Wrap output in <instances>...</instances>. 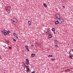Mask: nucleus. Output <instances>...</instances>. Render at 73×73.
<instances>
[{
	"instance_id": "1",
	"label": "nucleus",
	"mask_w": 73,
	"mask_h": 73,
	"mask_svg": "<svg viewBox=\"0 0 73 73\" xmlns=\"http://www.w3.org/2000/svg\"><path fill=\"white\" fill-rule=\"evenodd\" d=\"M11 7L9 6L7 7L6 12L8 13H10L11 12Z\"/></svg>"
},
{
	"instance_id": "2",
	"label": "nucleus",
	"mask_w": 73,
	"mask_h": 73,
	"mask_svg": "<svg viewBox=\"0 0 73 73\" xmlns=\"http://www.w3.org/2000/svg\"><path fill=\"white\" fill-rule=\"evenodd\" d=\"M55 17L56 19H60V15L58 14H56L55 15Z\"/></svg>"
},
{
	"instance_id": "3",
	"label": "nucleus",
	"mask_w": 73,
	"mask_h": 73,
	"mask_svg": "<svg viewBox=\"0 0 73 73\" xmlns=\"http://www.w3.org/2000/svg\"><path fill=\"white\" fill-rule=\"evenodd\" d=\"M12 22H13V23H15V24H16L17 23V19H16L14 18L12 20Z\"/></svg>"
},
{
	"instance_id": "4",
	"label": "nucleus",
	"mask_w": 73,
	"mask_h": 73,
	"mask_svg": "<svg viewBox=\"0 0 73 73\" xmlns=\"http://www.w3.org/2000/svg\"><path fill=\"white\" fill-rule=\"evenodd\" d=\"M70 54L71 56H73V49H71L70 50Z\"/></svg>"
},
{
	"instance_id": "5",
	"label": "nucleus",
	"mask_w": 73,
	"mask_h": 73,
	"mask_svg": "<svg viewBox=\"0 0 73 73\" xmlns=\"http://www.w3.org/2000/svg\"><path fill=\"white\" fill-rule=\"evenodd\" d=\"M58 21H59V23L60 24H61V23H63V20H64L62 19H58Z\"/></svg>"
},
{
	"instance_id": "6",
	"label": "nucleus",
	"mask_w": 73,
	"mask_h": 73,
	"mask_svg": "<svg viewBox=\"0 0 73 73\" xmlns=\"http://www.w3.org/2000/svg\"><path fill=\"white\" fill-rule=\"evenodd\" d=\"M55 44H56L57 45H58L59 44V42L57 41V40H55L54 42Z\"/></svg>"
},
{
	"instance_id": "7",
	"label": "nucleus",
	"mask_w": 73,
	"mask_h": 73,
	"mask_svg": "<svg viewBox=\"0 0 73 73\" xmlns=\"http://www.w3.org/2000/svg\"><path fill=\"white\" fill-rule=\"evenodd\" d=\"M26 68L27 70V72H29L30 70L29 69V67H28V66H26Z\"/></svg>"
},
{
	"instance_id": "8",
	"label": "nucleus",
	"mask_w": 73,
	"mask_h": 73,
	"mask_svg": "<svg viewBox=\"0 0 73 73\" xmlns=\"http://www.w3.org/2000/svg\"><path fill=\"white\" fill-rule=\"evenodd\" d=\"M55 23L56 24V25L58 24V23H60V21H59V20L56 21L55 22Z\"/></svg>"
},
{
	"instance_id": "9",
	"label": "nucleus",
	"mask_w": 73,
	"mask_h": 73,
	"mask_svg": "<svg viewBox=\"0 0 73 73\" xmlns=\"http://www.w3.org/2000/svg\"><path fill=\"white\" fill-rule=\"evenodd\" d=\"M25 48H26V49L28 51H29V48H28V46H25Z\"/></svg>"
},
{
	"instance_id": "10",
	"label": "nucleus",
	"mask_w": 73,
	"mask_h": 73,
	"mask_svg": "<svg viewBox=\"0 0 73 73\" xmlns=\"http://www.w3.org/2000/svg\"><path fill=\"white\" fill-rule=\"evenodd\" d=\"M52 35H48V37L49 38H52Z\"/></svg>"
},
{
	"instance_id": "11",
	"label": "nucleus",
	"mask_w": 73,
	"mask_h": 73,
	"mask_svg": "<svg viewBox=\"0 0 73 73\" xmlns=\"http://www.w3.org/2000/svg\"><path fill=\"white\" fill-rule=\"evenodd\" d=\"M31 56H32V57H35V54L34 53H32V54Z\"/></svg>"
},
{
	"instance_id": "12",
	"label": "nucleus",
	"mask_w": 73,
	"mask_h": 73,
	"mask_svg": "<svg viewBox=\"0 0 73 73\" xmlns=\"http://www.w3.org/2000/svg\"><path fill=\"white\" fill-rule=\"evenodd\" d=\"M52 31L53 32H54V31H55V29H54V28H53L52 29H51Z\"/></svg>"
},
{
	"instance_id": "13",
	"label": "nucleus",
	"mask_w": 73,
	"mask_h": 73,
	"mask_svg": "<svg viewBox=\"0 0 73 73\" xmlns=\"http://www.w3.org/2000/svg\"><path fill=\"white\" fill-rule=\"evenodd\" d=\"M3 34L5 36H7V33L6 32H5L4 33H3Z\"/></svg>"
},
{
	"instance_id": "14",
	"label": "nucleus",
	"mask_w": 73,
	"mask_h": 73,
	"mask_svg": "<svg viewBox=\"0 0 73 73\" xmlns=\"http://www.w3.org/2000/svg\"><path fill=\"white\" fill-rule=\"evenodd\" d=\"M43 5L45 7H47V5H46V3H44L43 4Z\"/></svg>"
},
{
	"instance_id": "15",
	"label": "nucleus",
	"mask_w": 73,
	"mask_h": 73,
	"mask_svg": "<svg viewBox=\"0 0 73 73\" xmlns=\"http://www.w3.org/2000/svg\"><path fill=\"white\" fill-rule=\"evenodd\" d=\"M28 23L29 25H31V22L30 21H29L28 22Z\"/></svg>"
},
{
	"instance_id": "16",
	"label": "nucleus",
	"mask_w": 73,
	"mask_h": 73,
	"mask_svg": "<svg viewBox=\"0 0 73 73\" xmlns=\"http://www.w3.org/2000/svg\"><path fill=\"white\" fill-rule=\"evenodd\" d=\"M56 60V59L55 58H52L50 59V61H55Z\"/></svg>"
},
{
	"instance_id": "17",
	"label": "nucleus",
	"mask_w": 73,
	"mask_h": 73,
	"mask_svg": "<svg viewBox=\"0 0 73 73\" xmlns=\"http://www.w3.org/2000/svg\"><path fill=\"white\" fill-rule=\"evenodd\" d=\"M70 71H71V70L70 69H67L66 70V72H70Z\"/></svg>"
},
{
	"instance_id": "18",
	"label": "nucleus",
	"mask_w": 73,
	"mask_h": 73,
	"mask_svg": "<svg viewBox=\"0 0 73 73\" xmlns=\"http://www.w3.org/2000/svg\"><path fill=\"white\" fill-rule=\"evenodd\" d=\"M68 57L70 58H71V59H73V58L72 57V56L70 55Z\"/></svg>"
},
{
	"instance_id": "19",
	"label": "nucleus",
	"mask_w": 73,
	"mask_h": 73,
	"mask_svg": "<svg viewBox=\"0 0 73 73\" xmlns=\"http://www.w3.org/2000/svg\"><path fill=\"white\" fill-rule=\"evenodd\" d=\"M45 32H46L47 33H48V29H47L45 30Z\"/></svg>"
},
{
	"instance_id": "20",
	"label": "nucleus",
	"mask_w": 73,
	"mask_h": 73,
	"mask_svg": "<svg viewBox=\"0 0 73 73\" xmlns=\"http://www.w3.org/2000/svg\"><path fill=\"white\" fill-rule=\"evenodd\" d=\"M29 62H26V64H27V65H29Z\"/></svg>"
},
{
	"instance_id": "21",
	"label": "nucleus",
	"mask_w": 73,
	"mask_h": 73,
	"mask_svg": "<svg viewBox=\"0 0 73 73\" xmlns=\"http://www.w3.org/2000/svg\"><path fill=\"white\" fill-rule=\"evenodd\" d=\"M48 57H53V55H49L48 56Z\"/></svg>"
},
{
	"instance_id": "22",
	"label": "nucleus",
	"mask_w": 73,
	"mask_h": 73,
	"mask_svg": "<svg viewBox=\"0 0 73 73\" xmlns=\"http://www.w3.org/2000/svg\"><path fill=\"white\" fill-rule=\"evenodd\" d=\"M61 2L62 3H65V0H62Z\"/></svg>"
},
{
	"instance_id": "23",
	"label": "nucleus",
	"mask_w": 73,
	"mask_h": 73,
	"mask_svg": "<svg viewBox=\"0 0 73 73\" xmlns=\"http://www.w3.org/2000/svg\"><path fill=\"white\" fill-rule=\"evenodd\" d=\"M13 41H14V42H16V39H14V38H13Z\"/></svg>"
},
{
	"instance_id": "24",
	"label": "nucleus",
	"mask_w": 73,
	"mask_h": 73,
	"mask_svg": "<svg viewBox=\"0 0 73 73\" xmlns=\"http://www.w3.org/2000/svg\"><path fill=\"white\" fill-rule=\"evenodd\" d=\"M1 31L2 33H4V32H5V31L4 30H2Z\"/></svg>"
},
{
	"instance_id": "25",
	"label": "nucleus",
	"mask_w": 73,
	"mask_h": 73,
	"mask_svg": "<svg viewBox=\"0 0 73 73\" xmlns=\"http://www.w3.org/2000/svg\"><path fill=\"white\" fill-rule=\"evenodd\" d=\"M16 38H18V36H17V35H16L15 36Z\"/></svg>"
},
{
	"instance_id": "26",
	"label": "nucleus",
	"mask_w": 73,
	"mask_h": 73,
	"mask_svg": "<svg viewBox=\"0 0 73 73\" xmlns=\"http://www.w3.org/2000/svg\"><path fill=\"white\" fill-rule=\"evenodd\" d=\"M26 61L27 62H29V60H28V59H26Z\"/></svg>"
},
{
	"instance_id": "27",
	"label": "nucleus",
	"mask_w": 73,
	"mask_h": 73,
	"mask_svg": "<svg viewBox=\"0 0 73 73\" xmlns=\"http://www.w3.org/2000/svg\"><path fill=\"white\" fill-rule=\"evenodd\" d=\"M10 31L9 30L7 32V33H10Z\"/></svg>"
},
{
	"instance_id": "28",
	"label": "nucleus",
	"mask_w": 73,
	"mask_h": 73,
	"mask_svg": "<svg viewBox=\"0 0 73 73\" xmlns=\"http://www.w3.org/2000/svg\"><path fill=\"white\" fill-rule=\"evenodd\" d=\"M16 35V33H14L13 36H15Z\"/></svg>"
},
{
	"instance_id": "29",
	"label": "nucleus",
	"mask_w": 73,
	"mask_h": 73,
	"mask_svg": "<svg viewBox=\"0 0 73 73\" xmlns=\"http://www.w3.org/2000/svg\"><path fill=\"white\" fill-rule=\"evenodd\" d=\"M8 48H9L10 49H12V48H11V47L10 46H9Z\"/></svg>"
},
{
	"instance_id": "30",
	"label": "nucleus",
	"mask_w": 73,
	"mask_h": 73,
	"mask_svg": "<svg viewBox=\"0 0 73 73\" xmlns=\"http://www.w3.org/2000/svg\"><path fill=\"white\" fill-rule=\"evenodd\" d=\"M31 46H33H33H34V45L33 44H32L31 45Z\"/></svg>"
},
{
	"instance_id": "31",
	"label": "nucleus",
	"mask_w": 73,
	"mask_h": 73,
	"mask_svg": "<svg viewBox=\"0 0 73 73\" xmlns=\"http://www.w3.org/2000/svg\"><path fill=\"white\" fill-rule=\"evenodd\" d=\"M23 67H25V64H24V65H23Z\"/></svg>"
},
{
	"instance_id": "32",
	"label": "nucleus",
	"mask_w": 73,
	"mask_h": 73,
	"mask_svg": "<svg viewBox=\"0 0 73 73\" xmlns=\"http://www.w3.org/2000/svg\"><path fill=\"white\" fill-rule=\"evenodd\" d=\"M7 43H9V40H7Z\"/></svg>"
},
{
	"instance_id": "33",
	"label": "nucleus",
	"mask_w": 73,
	"mask_h": 73,
	"mask_svg": "<svg viewBox=\"0 0 73 73\" xmlns=\"http://www.w3.org/2000/svg\"><path fill=\"white\" fill-rule=\"evenodd\" d=\"M35 73V70L33 71V72H31V73Z\"/></svg>"
},
{
	"instance_id": "34",
	"label": "nucleus",
	"mask_w": 73,
	"mask_h": 73,
	"mask_svg": "<svg viewBox=\"0 0 73 73\" xmlns=\"http://www.w3.org/2000/svg\"><path fill=\"white\" fill-rule=\"evenodd\" d=\"M56 47V48H58V46L57 45H55Z\"/></svg>"
},
{
	"instance_id": "35",
	"label": "nucleus",
	"mask_w": 73,
	"mask_h": 73,
	"mask_svg": "<svg viewBox=\"0 0 73 73\" xmlns=\"http://www.w3.org/2000/svg\"><path fill=\"white\" fill-rule=\"evenodd\" d=\"M63 8H65V6H63Z\"/></svg>"
},
{
	"instance_id": "36",
	"label": "nucleus",
	"mask_w": 73,
	"mask_h": 73,
	"mask_svg": "<svg viewBox=\"0 0 73 73\" xmlns=\"http://www.w3.org/2000/svg\"><path fill=\"white\" fill-rule=\"evenodd\" d=\"M54 32H53V33L54 34H55V31H53Z\"/></svg>"
},
{
	"instance_id": "37",
	"label": "nucleus",
	"mask_w": 73,
	"mask_h": 73,
	"mask_svg": "<svg viewBox=\"0 0 73 73\" xmlns=\"http://www.w3.org/2000/svg\"><path fill=\"white\" fill-rule=\"evenodd\" d=\"M23 68H24V69H25V67H24Z\"/></svg>"
},
{
	"instance_id": "38",
	"label": "nucleus",
	"mask_w": 73,
	"mask_h": 73,
	"mask_svg": "<svg viewBox=\"0 0 73 73\" xmlns=\"http://www.w3.org/2000/svg\"><path fill=\"white\" fill-rule=\"evenodd\" d=\"M36 44H37V45H38V44H37V43H36Z\"/></svg>"
},
{
	"instance_id": "39",
	"label": "nucleus",
	"mask_w": 73,
	"mask_h": 73,
	"mask_svg": "<svg viewBox=\"0 0 73 73\" xmlns=\"http://www.w3.org/2000/svg\"><path fill=\"white\" fill-rule=\"evenodd\" d=\"M42 35H43V34Z\"/></svg>"
}]
</instances>
